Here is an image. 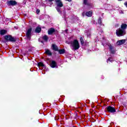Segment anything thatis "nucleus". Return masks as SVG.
<instances>
[{"mask_svg": "<svg viewBox=\"0 0 127 127\" xmlns=\"http://www.w3.org/2000/svg\"><path fill=\"white\" fill-rule=\"evenodd\" d=\"M48 1L50 2H51L52 1H54V0H48ZM55 2L57 3V2H59L58 4V5H61V2L60 1V0H55Z\"/></svg>", "mask_w": 127, "mask_h": 127, "instance_id": "obj_16", "label": "nucleus"}, {"mask_svg": "<svg viewBox=\"0 0 127 127\" xmlns=\"http://www.w3.org/2000/svg\"><path fill=\"white\" fill-rule=\"evenodd\" d=\"M45 53L47 55H49V56H52V53H51V52H50L49 50H46L45 51Z\"/></svg>", "mask_w": 127, "mask_h": 127, "instance_id": "obj_19", "label": "nucleus"}, {"mask_svg": "<svg viewBox=\"0 0 127 127\" xmlns=\"http://www.w3.org/2000/svg\"><path fill=\"white\" fill-rule=\"evenodd\" d=\"M7 31L6 30L2 29L0 30V35H4V34H6Z\"/></svg>", "mask_w": 127, "mask_h": 127, "instance_id": "obj_15", "label": "nucleus"}, {"mask_svg": "<svg viewBox=\"0 0 127 127\" xmlns=\"http://www.w3.org/2000/svg\"><path fill=\"white\" fill-rule=\"evenodd\" d=\"M126 39L120 40L117 42V45H123V44H125V43H126Z\"/></svg>", "mask_w": 127, "mask_h": 127, "instance_id": "obj_10", "label": "nucleus"}, {"mask_svg": "<svg viewBox=\"0 0 127 127\" xmlns=\"http://www.w3.org/2000/svg\"><path fill=\"white\" fill-rule=\"evenodd\" d=\"M83 4L88 6L91 5L89 3H88V0H83Z\"/></svg>", "mask_w": 127, "mask_h": 127, "instance_id": "obj_20", "label": "nucleus"}, {"mask_svg": "<svg viewBox=\"0 0 127 127\" xmlns=\"http://www.w3.org/2000/svg\"><path fill=\"white\" fill-rule=\"evenodd\" d=\"M32 31V28H30L28 29L26 32V36L27 39H29V40H30L31 39V32Z\"/></svg>", "mask_w": 127, "mask_h": 127, "instance_id": "obj_5", "label": "nucleus"}, {"mask_svg": "<svg viewBox=\"0 0 127 127\" xmlns=\"http://www.w3.org/2000/svg\"><path fill=\"white\" fill-rule=\"evenodd\" d=\"M4 39L6 42H16L17 40L16 37H12L11 35H6L4 36Z\"/></svg>", "mask_w": 127, "mask_h": 127, "instance_id": "obj_2", "label": "nucleus"}, {"mask_svg": "<svg viewBox=\"0 0 127 127\" xmlns=\"http://www.w3.org/2000/svg\"><path fill=\"white\" fill-rule=\"evenodd\" d=\"M119 27V24H117L115 25V27Z\"/></svg>", "mask_w": 127, "mask_h": 127, "instance_id": "obj_28", "label": "nucleus"}, {"mask_svg": "<svg viewBox=\"0 0 127 127\" xmlns=\"http://www.w3.org/2000/svg\"><path fill=\"white\" fill-rule=\"evenodd\" d=\"M58 52H59V54H64V53H65V49H59Z\"/></svg>", "mask_w": 127, "mask_h": 127, "instance_id": "obj_18", "label": "nucleus"}, {"mask_svg": "<svg viewBox=\"0 0 127 127\" xmlns=\"http://www.w3.org/2000/svg\"><path fill=\"white\" fill-rule=\"evenodd\" d=\"M70 44L73 50H78L80 48V44L77 40H74L73 41L70 42Z\"/></svg>", "mask_w": 127, "mask_h": 127, "instance_id": "obj_3", "label": "nucleus"}, {"mask_svg": "<svg viewBox=\"0 0 127 127\" xmlns=\"http://www.w3.org/2000/svg\"><path fill=\"white\" fill-rule=\"evenodd\" d=\"M61 1V5H58V3H59V2H57V7H56V10L57 11L59 12V13H60V14H61V13H62V11H61V7H63V6H64L63 5V2H62V1L61 0H60Z\"/></svg>", "mask_w": 127, "mask_h": 127, "instance_id": "obj_4", "label": "nucleus"}, {"mask_svg": "<svg viewBox=\"0 0 127 127\" xmlns=\"http://www.w3.org/2000/svg\"><path fill=\"white\" fill-rule=\"evenodd\" d=\"M7 5H11L12 6H14V5H16V4H17V2L14 0H10L7 1Z\"/></svg>", "mask_w": 127, "mask_h": 127, "instance_id": "obj_8", "label": "nucleus"}, {"mask_svg": "<svg viewBox=\"0 0 127 127\" xmlns=\"http://www.w3.org/2000/svg\"><path fill=\"white\" fill-rule=\"evenodd\" d=\"M98 24H99L100 25H102V17H99V19H98Z\"/></svg>", "mask_w": 127, "mask_h": 127, "instance_id": "obj_23", "label": "nucleus"}, {"mask_svg": "<svg viewBox=\"0 0 127 127\" xmlns=\"http://www.w3.org/2000/svg\"><path fill=\"white\" fill-rule=\"evenodd\" d=\"M53 33L58 34V31L56 30L54 28H51L48 30V34H49V35H52Z\"/></svg>", "mask_w": 127, "mask_h": 127, "instance_id": "obj_6", "label": "nucleus"}, {"mask_svg": "<svg viewBox=\"0 0 127 127\" xmlns=\"http://www.w3.org/2000/svg\"><path fill=\"white\" fill-rule=\"evenodd\" d=\"M38 66H39V67H44L45 65H44V64H43V63L39 62L38 63Z\"/></svg>", "mask_w": 127, "mask_h": 127, "instance_id": "obj_21", "label": "nucleus"}, {"mask_svg": "<svg viewBox=\"0 0 127 127\" xmlns=\"http://www.w3.org/2000/svg\"><path fill=\"white\" fill-rule=\"evenodd\" d=\"M66 0L67 1L71 2L72 1V0Z\"/></svg>", "mask_w": 127, "mask_h": 127, "instance_id": "obj_29", "label": "nucleus"}, {"mask_svg": "<svg viewBox=\"0 0 127 127\" xmlns=\"http://www.w3.org/2000/svg\"><path fill=\"white\" fill-rule=\"evenodd\" d=\"M124 4L126 6V7H127V2H125Z\"/></svg>", "mask_w": 127, "mask_h": 127, "instance_id": "obj_27", "label": "nucleus"}, {"mask_svg": "<svg viewBox=\"0 0 127 127\" xmlns=\"http://www.w3.org/2000/svg\"><path fill=\"white\" fill-rule=\"evenodd\" d=\"M85 14L86 16H88V17H91L92 15H93V11L91 10V11H87L86 12Z\"/></svg>", "mask_w": 127, "mask_h": 127, "instance_id": "obj_13", "label": "nucleus"}, {"mask_svg": "<svg viewBox=\"0 0 127 127\" xmlns=\"http://www.w3.org/2000/svg\"><path fill=\"white\" fill-rule=\"evenodd\" d=\"M85 44H89V42H85Z\"/></svg>", "mask_w": 127, "mask_h": 127, "instance_id": "obj_30", "label": "nucleus"}, {"mask_svg": "<svg viewBox=\"0 0 127 127\" xmlns=\"http://www.w3.org/2000/svg\"><path fill=\"white\" fill-rule=\"evenodd\" d=\"M107 111L108 113H116L117 111L116 110V108L113 107L112 106H108L107 107Z\"/></svg>", "mask_w": 127, "mask_h": 127, "instance_id": "obj_7", "label": "nucleus"}, {"mask_svg": "<svg viewBox=\"0 0 127 127\" xmlns=\"http://www.w3.org/2000/svg\"><path fill=\"white\" fill-rule=\"evenodd\" d=\"M42 39H43V40H44V41H45L46 42H47V41H48V39H49V38H48V36L45 35L42 37Z\"/></svg>", "mask_w": 127, "mask_h": 127, "instance_id": "obj_17", "label": "nucleus"}, {"mask_svg": "<svg viewBox=\"0 0 127 127\" xmlns=\"http://www.w3.org/2000/svg\"><path fill=\"white\" fill-rule=\"evenodd\" d=\"M36 33H40L41 32V27L37 26L35 30Z\"/></svg>", "mask_w": 127, "mask_h": 127, "instance_id": "obj_14", "label": "nucleus"}, {"mask_svg": "<svg viewBox=\"0 0 127 127\" xmlns=\"http://www.w3.org/2000/svg\"><path fill=\"white\" fill-rule=\"evenodd\" d=\"M109 49L110 50V53L111 54H115L116 53V50L114 49V47L112 45H110L109 46Z\"/></svg>", "mask_w": 127, "mask_h": 127, "instance_id": "obj_9", "label": "nucleus"}, {"mask_svg": "<svg viewBox=\"0 0 127 127\" xmlns=\"http://www.w3.org/2000/svg\"><path fill=\"white\" fill-rule=\"evenodd\" d=\"M50 66L52 68H55L57 67V63H56V61H52L51 63Z\"/></svg>", "mask_w": 127, "mask_h": 127, "instance_id": "obj_11", "label": "nucleus"}, {"mask_svg": "<svg viewBox=\"0 0 127 127\" xmlns=\"http://www.w3.org/2000/svg\"><path fill=\"white\" fill-rule=\"evenodd\" d=\"M121 29H119L116 30V34L117 36L119 37H121V36H124V35H126V30L125 29H127V24L123 23L121 25Z\"/></svg>", "mask_w": 127, "mask_h": 127, "instance_id": "obj_1", "label": "nucleus"}, {"mask_svg": "<svg viewBox=\"0 0 127 127\" xmlns=\"http://www.w3.org/2000/svg\"><path fill=\"white\" fill-rule=\"evenodd\" d=\"M118 0V1H122V0Z\"/></svg>", "mask_w": 127, "mask_h": 127, "instance_id": "obj_31", "label": "nucleus"}, {"mask_svg": "<svg viewBox=\"0 0 127 127\" xmlns=\"http://www.w3.org/2000/svg\"><path fill=\"white\" fill-rule=\"evenodd\" d=\"M109 62H114V60H113V58L112 57H110L107 60V63H108Z\"/></svg>", "mask_w": 127, "mask_h": 127, "instance_id": "obj_22", "label": "nucleus"}, {"mask_svg": "<svg viewBox=\"0 0 127 127\" xmlns=\"http://www.w3.org/2000/svg\"><path fill=\"white\" fill-rule=\"evenodd\" d=\"M36 13H37V14H38L39 13V12H40V9H37V10H36Z\"/></svg>", "mask_w": 127, "mask_h": 127, "instance_id": "obj_25", "label": "nucleus"}, {"mask_svg": "<svg viewBox=\"0 0 127 127\" xmlns=\"http://www.w3.org/2000/svg\"><path fill=\"white\" fill-rule=\"evenodd\" d=\"M80 40L81 45H83L84 44V40L83 39V37H81L80 38Z\"/></svg>", "mask_w": 127, "mask_h": 127, "instance_id": "obj_24", "label": "nucleus"}, {"mask_svg": "<svg viewBox=\"0 0 127 127\" xmlns=\"http://www.w3.org/2000/svg\"><path fill=\"white\" fill-rule=\"evenodd\" d=\"M52 50H54V51H59V49H58V47L55 44L52 45Z\"/></svg>", "mask_w": 127, "mask_h": 127, "instance_id": "obj_12", "label": "nucleus"}, {"mask_svg": "<svg viewBox=\"0 0 127 127\" xmlns=\"http://www.w3.org/2000/svg\"><path fill=\"white\" fill-rule=\"evenodd\" d=\"M75 117L76 118V117H78V113H77L76 112H75Z\"/></svg>", "mask_w": 127, "mask_h": 127, "instance_id": "obj_26", "label": "nucleus"}]
</instances>
